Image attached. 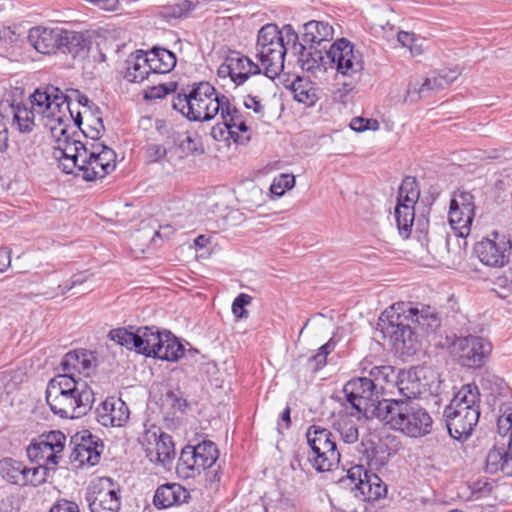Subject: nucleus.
Segmentation results:
<instances>
[{
    "instance_id": "52",
    "label": "nucleus",
    "mask_w": 512,
    "mask_h": 512,
    "mask_svg": "<svg viewBox=\"0 0 512 512\" xmlns=\"http://www.w3.org/2000/svg\"><path fill=\"white\" fill-rule=\"evenodd\" d=\"M20 501L15 494L0 495V512H19Z\"/></svg>"
},
{
    "instance_id": "22",
    "label": "nucleus",
    "mask_w": 512,
    "mask_h": 512,
    "mask_svg": "<svg viewBox=\"0 0 512 512\" xmlns=\"http://www.w3.org/2000/svg\"><path fill=\"white\" fill-rule=\"evenodd\" d=\"M287 43L291 44V50L298 56V62L303 70L315 73L317 71H326L329 64L326 54V46L317 47L315 45L300 43L298 34L291 25H285Z\"/></svg>"
},
{
    "instance_id": "15",
    "label": "nucleus",
    "mask_w": 512,
    "mask_h": 512,
    "mask_svg": "<svg viewBox=\"0 0 512 512\" xmlns=\"http://www.w3.org/2000/svg\"><path fill=\"white\" fill-rule=\"evenodd\" d=\"M420 189L415 177L406 176L398 189L394 215L400 235L408 238L415 219V204L419 200Z\"/></svg>"
},
{
    "instance_id": "40",
    "label": "nucleus",
    "mask_w": 512,
    "mask_h": 512,
    "mask_svg": "<svg viewBox=\"0 0 512 512\" xmlns=\"http://www.w3.org/2000/svg\"><path fill=\"white\" fill-rule=\"evenodd\" d=\"M508 457L509 450L503 453L501 450L491 449L486 456L485 472L495 474L501 470L506 475L511 474L512 471L508 470Z\"/></svg>"
},
{
    "instance_id": "3",
    "label": "nucleus",
    "mask_w": 512,
    "mask_h": 512,
    "mask_svg": "<svg viewBox=\"0 0 512 512\" xmlns=\"http://www.w3.org/2000/svg\"><path fill=\"white\" fill-rule=\"evenodd\" d=\"M94 392L85 381L73 374H62L51 379L46 388V401L50 410L61 418L85 415L94 403Z\"/></svg>"
},
{
    "instance_id": "32",
    "label": "nucleus",
    "mask_w": 512,
    "mask_h": 512,
    "mask_svg": "<svg viewBox=\"0 0 512 512\" xmlns=\"http://www.w3.org/2000/svg\"><path fill=\"white\" fill-rule=\"evenodd\" d=\"M302 41L300 43L310 46L323 47V43L332 39L334 30L331 25L323 21H309L303 26Z\"/></svg>"
},
{
    "instance_id": "10",
    "label": "nucleus",
    "mask_w": 512,
    "mask_h": 512,
    "mask_svg": "<svg viewBox=\"0 0 512 512\" xmlns=\"http://www.w3.org/2000/svg\"><path fill=\"white\" fill-rule=\"evenodd\" d=\"M346 401L357 415L380 420L385 404L390 399H380V392L372 378L359 377L349 380L343 388Z\"/></svg>"
},
{
    "instance_id": "46",
    "label": "nucleus",
    "mask_w": 512,
    "mask_h": 512,
    "mask_svg": "<svg viewBox=\"0 0 512 512\" xmlns=\"http://www.w3.org/2000/svg\"><path fill=\"white\" fill-rule=\"evenodd\" d=\"M177 88L176 82H169L164 84H159L157 86L150 87L144 94L145 99H160L165 97L170 93H174Z\"/></svg>"
},
{
    "instance_id": "5",
    "label": "nucleus",
    "mask_w": 512,
    "mask_h": 512,
    "mask_svg": "<svg viewBox=\"0 0 512 512\" xmlns=\"http://www.w3.org/2000/svg\"><path fill=\"white\" fill-rule=\"evenodd\" d=\"M412 306L399 302L385 309L379 317L378 328L394 352H417L420 336L412 327Z\"/></svg>"
},
{
    "instance_id": "25",
    "label": "nucleus",
    "mask_w": 512,
    "mask_h": 512,
    "mask_svg": "<svg viewBox=\"0 0 512 512\" xmlns=\"http://www.w3.org/2000/svg\"><path fill=\"white\" fill-rule=\"evenodd\" d=\"M146 457L164 468L169 467L175 458V445L172 437L166 433L157 435L148 432L144 437Z\"/></svg>"
},
{
    "instance_id": "26",
    "label": "nucleus",
    "mask_w": 512,
    "mask_h": 512,
    "mask_svg": "<svg viewBox=\"0 0 512 512\" xmlns=\"http://www.w3.org/2000/svg\"><path fill=\"white\" fill-rule=\"evenodd\" d=\"M97 421L106 427H121L129 419L127 404L116 397H108L96 410Z\"/></svg>"
},
{
    "instance_id": "48",
    "label": "nucleus",
    "mask_w": 512,
    "mask_h": 512,
    "mask_svg": "<svg viewBox=\"0 0 512 512\" xmlns=\"http://www.w3.org/2000/svg\"><path fill=\"white\" fill-rule=\"evenodd\" d=\"M501 414L497 420L499 433H506L512 426V402L503 403L500 407Z\"/></svg>"
},
{
    "instance_id": "55",
    "label": "nucleus",
    "mask_w": 512,
    "mask_h": 512,
    "mask_svg": "<svg viewBox=\"0 0 512 512\" xmlns=\"http://www.w3.org/2000/svg\"><path fill=\"white\" fill-rule=\"evenodd\" d=\"M179 147L187 155L203 153V149L199 147L198 141L190 135H187L180 141Z\"/></svg>"
},
{
    "instance_id": "59",
    "label": "nucleus",
    "mask_w": 512,
    "mask_h": 512,
    "mask_svg": "<svg viewBox=\"0 0 512 512\" xmlns=\"http://www.w3.org/2000/svg\"><path fill=\"white\" fill-rule=\"evenodd\" d=\"M397 39L402 44V46L409 48L412 53H420L419 49L414 46V42L416 41L414 33L399 31L397 34Z\"/></svg>"
},
{
    "instance_id": "34",
    "label": "nucleus",
    "mask_w": 512,
    "mask_h": 512,
    "mask_svg": "<svg viewBox=\"0 0 512 512\" xmlns=\"http://www.w3.org/2000/svg\"><path fill=\"white\" fill-rule=\"evenodd\" d=\"M94 354H65L61 366L65 374H83L89 376L90 372L96 366Z\"/></svg>"
},
{
    "instance_id": "37",
    "label": "nucleus",
    "mask_w": 512,
    "mask_h": 512,
    "mask_svg": "<svg viewBox=\"0 0 512 512\" xmlns=\"http://www.w3.org/2000/svg\"><path fill=\"white\" fill-rule=\"evenodd\" d=\"M2 469L5 478L12 484L19 486L27 485L29 467L22 462L13 459H5L2 464Z\"/></svg>"
},
{
    "instance_id": "2",
    "label": "nucleus",
    "mask_w": 512,
    "mask_h": 512,
    "mask_svg": "<svg viewBox=\"0 0 512 512\" xmlns=\"http://www.w3.org/2000/svg\"><path fill=\"white\" fill-rule=\"evenodd\" d=\"M108 338L117 345L134 352H199L190 343L175 336L170 330L157 326L118 327L111 329Z\"/></svg>"
},
{
    "instance_id": "62",
    "label": "nucleus",
    "mask_w": 512,
    "mask_h": 512,
    "mask_svg": "<svg viewBox=\"0 0 512 512\" xmlns=\"http://www.w3.org/2000/svg\"><path fill=\"white\" fill-rule=\"evenodd\" d=\"M275 180V187L276 188H283L284 191L289 190L294 187L295 185V178L293 175L289 174H281L279 178L274 179Z\"/></svg>"
},
{
    "instance_id": "6",
    "label": "nucleus",
    "mask_w": 512,
    "mask_h": 512,
    "mask_svg": "<svg viewBox=\"0 0 512 512\" xmlns=\"http://www.w3.org/2000/svg\"><path fill=\"white\" fill-rule=\"evenodd\" d=\"M443 417L449 435L456 440L471 435L480 417V391L474 383L463 385L445 407Z\"/></svg>"
},
{
    "instance_id": "49",
    "label": "nucleus",
    "mask_w": 512,
    "mask_h": 512,
    "mask_svg": "<svg viewBox=\"0 0 512 512\" xmlns=\"http://www.w3.org/2000/svg\"><path fill=\"white\" fill-rule=\"evenodd\" d=\"M49 466L41 463L36 467L29 468L27 475V485L38 486L46 481Z\"/></svg>"
},
{
    "instance_id": "21",
    "label": "nucleus",
    "mask_w": 512,
    "mask_h": 512,
    "mask_svg": "<svg viewBox=\"0 0 512 512\" xmlns=\"http://www.w3.org/2000/svg\"><path fill=\"white\" fill-rule=\"evenodd\" d=\"M219 114L222 121L216 123L210 132L211 137L215 141H223L229 145L230 141L235 144H243L250 139L249 137L243 139L239 134L240 132H248L249 127L242 112L235 105L226 106Z\"/></svg>"
},
{
    "instance_id": "17",
    "label": "nucleus",
    "mask_w": 512,
    "mask_h": 512,
    "mask_svg": "<svg viewBox=\"0 0 512 512\" xmlns=\"http://www.w3.org/2000/svg\"><path fill=\"white\" fill-rule=\"evenodd\" d=\"M479 261L489 267L501 268L509 263L512 254L510 236L493 231L474 246Z\"/></svg>"
},
{
    "instance_id": "53",
    "label": "nucleus",
    "mask_w": 512,
    "mask_h": 512,
    "mask_svg": "<svg viewBox=\"0 0 512 512\" xmlns=\"http://www.w3.org/2000/svg\"><path fill=\"white\" fill-rule=\"evenodd\" d=\"M65 97H67L66 102H64L61 106V115H63L64 122L66 120H73L74 126L81 129L82 125V116L80 112H77L75 115L73 114V111L70 108L69 98L70 96L63 93Z\"/></svg>"
},
{
    "instance_id": "57",
    "label": "nucleus",
    "mask_w": 512,
    "mask_h": 512,
    "mask_svg": "<svg viewBox=\"0 0 512 512\" xmlns=\"http://www.w3.org/2000/svg\"><path fill=\"white\" fill-rule=\"evenodd\" d=\"M49 512H80V509L74 501L59 499L53 504Z\"/></svg>"
},
{
    "instance_id": "29",
    "label": "nucleus",
    "mask_w": 512,
    "mask_h": 512,
    "mask_svg": "<svg viewBox=\"0 0 512 512\" xmlns=\"http://www.w3.org/2000/svg\"><path fill=\"white\" fill-rule=\"evenodd\" d=\"M31 107L25 103L11 104L9 107L12 115V126L20 133H30L35 127V113L43 114L34 105L33 94L30 96Z\"/></svg>"
},
{
    "instance_id": "64",
    "label": "nucleus",
    "mask_w": 512,
    "mask_h": 512,
    "mask_svg": "<svg viewBox=\"0 0 512 512\" xmlns=\"http://www.w3.org/2000/svg\"><path fill=\"white\" fill-rule=\"evenodd\" d=\"M10 265V255L6 249H0V272L5 271Z\"/></svg>"
},
{
    "instance_id": "47",
    "label": "nucleus",
    "mask_w": 512,
    "mask_h": 512,
    "mask_svg": "<svg viewBox=\"0 0 512 512\" xmlns=\"http://www.w3.org/2000/svg\"><path fill=\"white\" fill-rule=\"evenodd\" d=\"M327 355L328 354H313L309 357L301 355L299 357V362L304 363L308 371L315 373L327 364Z\"/></svg>"
},
{
    "instance_id": "41",
    "label": "nucleus",
    "mask_w": 512,
    "mask_h": 512,
    "mask_svg": "<svg viewBox=\"0 0 512 512\" xmlns=\"http://www.w3.org/2000/svg\"><path fill=\"white\" fill-rule=\"evenodd\" d=\"M191 88L189 91L181 89L180 92L176 93L172 97V108L187 118V112L191 106Z\"/></svg>"
},
{
    "instance_id": "31",
    "label": "nucleus",
    "mask_w": 512,
    "mask_h": 512,
    "mask_svg": "<svg viewBox=\"0 0 512 512\" xmlns=\"http://www.w3.org/2000/svg\"><path fill=\"white\" fill-rule=\"evenodd\" d=\"M150 73H152L151 66L145 51L136 50L128 56L124 73L127 81L140 83L147 79Z\"/></svg>"
},
{
    "instance_id": "13",
    "label": "nucleus",
    "mask_w": 512,
    "mask_h": 512,
    "mask_svg": "<svg viewBox=\"0 0 512 512\" xmlns=\"http://www.w3.org/2000/svg\"><path fill=\"white\" fill-rule=\"evenodd\" d=\"M311 448L309 461L318 472L332 470L340 461V452L332 432L326 428L312 425L306 433Z\"/></svg>"
},
{
    "instance_id": "16",
    "label": "nucleus",
    "mask_w": 512,
    "mask_h": 512,
    "mask_svg": "<svg viewBox=\"0 0 512 512\" xmlns=\"http://www.w3.org/2000/svg\"><path fill=\"white\" fill-rule=\"evenodd\" d=\"M116 168V153L102 142L91 144L87 154L79 166L76 176H81L85 181H94L104 178Z\"/></svg>"
},
{
    "instance_id": "23",
    "label": "nucleus",
    "mask_w": 512,
    "mask_h": 512,
    "mask_svg": "<svg viewBox=\"0 0 512 512\" xmlns=\"http://www.w3.org/2000/svg\"><path fill=\"white\" fill-rule=\"evenodd\" d=\"M120 487L111 478L103 477L94 483L87 494L91 512H118L121 507Z\"/></svg>"
},
{
    "instance_id": "50",
    "label": "nucleus",
    "mask_w": 512,
    "mask_h": 512,
    "mask_svg": "<svg viewBox=\"0 0 512 512\" xmlns=\"http://www.w3.org/2000/svg\"><path fill=\"white\" fill-rule=\"evenodd\" d=\"M252 301V297L248 294H239L232 303V312L237 318H247L248 311L245 306L249 305Z\"/></svg>"
},
{
    "instance_id": "56",
    "label": "nucleus",
    "mask_w": 512,
    "mask_h": 512,
    "mask_svg": "<svg viewBox=\"0 0 512 512\" xmlns=\"http://www.w3.org/2000/svg\"><path fill=\"white\" fill-rule=\"evenodd\" d=\"M244 106L246 109L253 110L258 115H264V105L259 95L248 94L244 99Z\"/></svg>"
},
{
    "instance_id": "11",
    "label": "nucleus",
    "mask_w": 512,
    "mask_h": 512,
    "mask_svg": "<svg viewBox=\"0 0 512 512\" xmlns=\"http://www.w3.org/2000/svg\"><path fill=\"white\" fill-rule=\"evenodd\" d=\"M396 385L402 396L400 399L417 401L426 392L434 396H440L443 381L440 379V375L431 367L418 366L407 371H400Z\"/></svg>"
},
{
    "instance_id": "18",
    "label": "nucleus",
    "mask_w": 512,
    "mask_h": 512,
    "mask_svg": "<svg viewBox=\"0 0 512 512\" xmlns=\"http://www.w3.org/2000/svg\"><path fill=\"white\" fill-rule=\"evenodd\" d=\"M347 481L355 496L362 501L375 502L387 495V486L375 473L367 470L363 465L352 466L347 471Z\"/></svg>"
},
{
    "instance_id": "14",
    "label": "nucleus",
    "mask_w": 512,
    "mask_h": 512,
    "mask_svg": "<svg viewBox=\"0 0 512 512\" xmlns=\"http://www.w3.org/2000/svg\"><path fill=\"white\" fill-rule=\"evenodd\" d=\"M218 456V449L210 440H204L196 446L187 445L180 453L176 472L183 479L194 478L201 471L210 468Z\"/></svg>"
},
{
    "instance_id": "61",
    "label": "nucleus",
    "mask_w": 512,
    "mask_h": 512,
    "mask_svg": "<svg viewBox=\"0 0 512 512\" xmlns=\"http://www.w3.org/2000/svg\"><path fill=\"white\" fill-rule=\"evenodd\" d=\"M495 284L502 289L512 293V263L508 269L503 272L502 275L498 276L495 280Z\"/></svg>"
},
{
    "instance_id": "7",
    "label": "nucleus",
    "mask_w": 512,
    "mask_h": 512,
    "mask_svg": "<svg viewBox=\"0 0 512 512\" xmlns=\"http://www.w3.org/2000/svg\"><path fill=\"white\" fill-rule=\"evenodd\" d=\"M379 421L414 438L429 434L433 424L432 417L418 401L403 399H390Z\"/></svg>"
},
{
    "instance_id": "43",
    "label": "nucleus",
    "mask_w": 512,
    "mask_h": 512,
    "mask_svg": "<svg viewBox=\"0 0 512 512\" xmlns=\"http://www.w3.org/2000/svg\"><path fill=\"white\" fill-rule=\"evenodd\" d=\"M349 339H346V335L343 329L338 328L333 332L331 338L324 344H322L315 352H332L336 348H343L347 344Z\"/></svg>"
},
{
    "instance_id": "12",
    "label": "nucleus",
    "mask_w": 512,
    "mask_h": 512,
    "mask_svg": "<svg viewBox=\"0 0 512 512\" xmlns=\"http://www.w3.org/2000/svg\"><path fill=\"white\" fill-rule=\"evenodd\" d=\"M191 106L187 112L190 121H210L226 106H233L230 99L224 94L218 93L215 87L206 81L191 85Z\"/></svg>"
},
{
    "instance_id": "60",
    "label": "nucleus",
    "mask_w": 512,
    "mask_h": 512,
    "mask_svg": "<svg viewBox=\"0 0 512 512\" xmlns=\"http://www.w3.org/2000/svg\"><path fill=\"white\" fill-rule=\"evenodd\" d=\"M71 93L75 97L79 105L88 108L91 113L96 112V114H101L100 108L96 104L91 102L89 98L86 95L82 94L79 90L72 89Z\"/></svg>"
},
{
    "instance_id": "45",
    "label": "nucleus",
    "mask_w": 512,
    "mask_h": 512,
    "mask_svg": "<svg viewBox=\"0 0 512 512\" xmlns=\"http://www.w3.org/2000/svg\"><path fill=\"white\" fill-rule=\"evenodd\" d=\"M349 126L353 131L358 133L365 131H377L380 128V124L376 119L364 117L352 118Z\"/></svg>"
},
{
    "instance_id": "33",
    "label": "nucleus",
    "mask_w": 512,
    "mask_h": 512,
    "mask_svg": "<svg viewBox=\"0 0 512 512\" xmlns=\"http://www.w3.org/2000/svg\"><path fill=\"white\" fill-rule=\"evenodd\" d=\"M145 52L151 66V71L154 74L169 73L176 66V55L166 48L154 46Z\"/></svg>"
},
{
    "instance_id": "1",
    "label": "nucleus",
    "mask_w": 512,
    "mask_h": 512,
    "mask_svg": "<svg viewBox=\"0 0 512 512\" xmlns=\"http://www.w3.org/2000/svg\"><path fill=\"white\" fill-rule=\"evenodd\" d=\"M33 103L36 105L43 117L50 122L57 123L50 126L51 131L57 137V146L54 149V156L59 161V167L66 174L79 172V166L84 160L89 147L80 140L74 139L67 133V125H64L63 115H61V106L66 102L67 97L63 92L53 85H48L45 89H36L33 93Z\"/></svg>"
},
{
    "instance_id": "27",
    "label": "nucleus",
    "mask_w": 512,
    "mask_h": 512,
    "mask_svg": "<svg viewBox=\"0 0 512 512\" xmlns=\"http://www.w3.org/2000/svg\"><path fill=\"white\" fill-rule=\"evenodd\" d=\"M451 73L453 75H449V73L446 72L437 73L431 77H427L421 84H409L407 96L413 101L423 97H428L432 92L448 87L457 78V74L455 72Z\"/></svg>"
},
{
    "instance_id": "63",
    "label": "nucleus",
    "mask_w": 512,
    "mask_h": 512,
    "mask_svg": "<svg viewBox=\"0 0 512 512\" xmlns=\"http://www.w3.org/2000/svg\"><path fill=\"white\" fill-rule=\"evenodd\" d=\"M8 148V129L5 123L0 120V151H5Z\"/></svg>"
},
{
    "instance_id": "9",
    "label": "nucleus",
    "mask_w": 512,
    "mask_h": 512,
    "mask_svg": "<svg viewBox=\"0 0 512 512\" xmlns=\"http://www.w3.org/2000/svg\"><path fill=\"white\" fill-rule=\"evenodd\" d=\"M256 49V56L268 78L265 84L271 86V81L283 71L285 55L291 49V44L287 43L285 26L282 30L275 24L263 26L258 32Z\"/></svg>"
},
{
    "instance_id": "4",
    "label": "nucleus",
    "mask_w": 512,
    "mask_h": 512,
    "mask_svg": "<svg viewBox=\"0 0 512 512\" xmlns=\"http://www.w3.org/2000/svg\"><path fill=\"white\" fill-rule=\"evenodd\" d=\"M28 42L43 55L70 54L85 58L92 44L89 31H74L62 27L35 26L28 32Z\"/></svg>"
},
{
    "instance_id": "44",
    "label": "nucleus",
    "mask_w": 512,
    "mask_h": 512,
    "mask_svg": "<svg viewBox=\"0 0 512 512\" xmlns=\"http://www.w3.org/2000/svg\"><path fill=\"white\" fill-rule=\"evenodd\" d=\"M488 354H459L457 362L467 369H480L487 361Z\"/></svg>"
},
{
    "instance_id": "42",
    "label": "nucleus",
    "mask_w": 512,
    "mask_h": 512,
    "mask_svg": "<svg viewBox=\"0 0 512 512\" xmlns=\"http://www.w3.org/2000/svg\"><path fill=\"white\" fill-rule=\"evenodd\" d=\"M39 440L47 446H52V450L61 455L65 447L66 436L61 431H50L47 434L41 435Z\"/></svg>"
},
{
    "instance_id": "19",
    "label": "nucleus",
    "mask_w": 512,
    "mask_h": 512,
    "mask_svg": "<svg viewBox=\"0 0 512 512\" xmlns=\"http://www.w3.org/2000/svg\"><path fill=\"white\" fill-rule=\"evenodd\" d=\"M331 67L344 76H353L364 69L362 53L346 38H340L326 51Z\"/></svg>"
},
{
    "instance_id": "24",
    "label": "nucleus",
    "mask_w": 512,
    "mask_h": 512,
    "mask_svg": "<svg viewBox=\"0 0 512 512\" xmlns=\"http://www.w3.org/2000/svg\"><path fill=\"white\" fill-rule=\"evenodd\" d=\"M260 73L261 67L238 51H230L217 70L220 78L229 77L236 86L243 85L251 76Z\"/></svg>"
},
{
    "instance_id": "54",
    "label": "nucleus",
    "mask_w": 512,
    "mask_h": 512,
    "mask_svg": "<svg viewBox=\"0 0 512 512\" xmlns=\"http://www.w3.org/2000/svg\"><path fill=\"white\" fill-rule=\"evenodd\" d=\"M167 155L166 148L161 144H149L146 147V159L148 162H158Z\"/></svg>"
},
{
    "instance_id": "36",
    "label": "nucleus",
    "mask_w": 512,
    "mask_h": 512,
    "mask_svg": "<svg viewBox=\"0 0 512 512\" xmlns=\"http://www.w3.org/2000/svg\"><path fill=\"white\" fill-rule=\"evenodd\" d=\"M356 414L350 412V416L342 415L333 424L341 439L346 444H354L359 439V430L355 420L351 416Z\"/></svg>"
},
{
    "instance_id": "28",
    "label": "nucleus",
    "mask_w": 512,
    "mask_h": 512,
    "mask_svg": "<svg viewBox=\"0 0 512 512\" xmlns=\"http://www.w3.org/2000/svg\"><path fill=\"white\" fill-rule=\"evenodd\" d=\"M190 498L189 491L178 483H167L160 485L154 494L153 504L161 510L174 505H180L188 502Z\"/></svg>"
},
{
    "instance_id": "35",
    "label": "nucleus",
    "mask_w": 512,
    "mask_h": 512,
    "mask_svg": "<svg viewBox=\"0 0 512 512\" xmlns=\"http://www.w3.org/2000/svg\"><path fill=\"white\" fill-rule=\"evenodd\" d=\"M52 446H47L41 440L32 443L27 448V454L31 460H35L37 462L43 461V465L51 466L54 468L58 464V459L61 455L52 450Z\"/></svg>"
},
{
    "instance_id": "51",
    "label": "nucleus",
    "mask_w": 512,
    "mask_h": 512,
    "mask_svg": "<svg viewBox=\"0 0 512 512\" xmlns=\"http://www.w3.org/2000/svg\"><path fill=\"white\" fill-rule=\"evenodd\" d=\"M394 373L395 369L391 365H375L369 370V375L373 378L374 382L378 380L390 382Z\"/></svg>"
},
{
    "instance_id": "58",
    "label": "nucleus",
    "mask_w": 512,
    "mask_h": 512,
    "mask_svg": "<svg viewBox=\"0 0 512 512\" xmlns=\"http://www.w3.org/2000/svg\"><path fill=\"white\" fill-rule=\"evenodd\" d=\"M82 133L84 134L85 137L87 138H90L94 141H98L104 131H105V127H104V124H103V120L101 117H97L96 118V126H89V130H82Z\"/></svg>"
},
{
    "instance_id": "39",
    "label": "nucleus",
    "mask_w": 512,
    "mask_h": 512,
    "mask_svg": "<svg viewBox=\"0 0 512 512\" xmlns=\"http://www.w3.org/2000/svg\"><path fill=\"white\" fill-rule=\"evenodd\" d=\"M292 91L294 93V99L308 107L313 106L318 100L316 89L309 81L300 78L296 79L292 83Z\"/></svg>"
},
{
    "instance_id": "20",
    "label": "nucleus",
    "mask_w": 512,
    "mask_h": 512,
    "mask_svg": "<svg viewBox=\"0 0 512 512\" xmlns=\"http://www.w3.org/2000/svg\"><path fill=\"white\" fill-rule=\"evenodd\" d=\"M475 216V197L468 191L457 190L450 201L448 220L459 237H467Z\"/></svg>"
},
{
    "instance_id": "38",
    "label": "nucleus",
    "mask_w": 512,
    "mask_h": 512,
    "mask_svg": "<svg viewBox=\"0 0 512 512\" xmlns=\"http://www.w3.org/2000/svg\"><path fill=\"white\" fill-rule=\"evenodd\" d=\"M198 4V1L182 0L178 3L163 6L160 14L166 20L188 18Z\"/></svg>"
},
{
    "instance_id": "8",
    "label": "nucleus",
    "mask_w": 512,
    "mask_h": 512,
    "mask_svg": "<svg viewBox=\"0 0 512 512\" xmlns=\"http://www.w3.org/2000/svg\"><path fill=\"white\" fill-rule=\"evenodd\" d=\"M412 322L417 323L427 333H433L434 346L438 349H447L450 352H491V342L481 336L468 335L457 337L455 334L436 335L441 327V317L435 308L423 306L421 310L412 307Z\"/></svg>"
},
{
    "instance_id": "30",
    "label": "nucleus",
    "mask_w": 512,
    "mask_h": 512,
    "mask_svg": "<svg viewBox=\"0 0 512 512\" xmlns=\"http://www.w3.org/2000/svg\"><path fill=\"white\" fill-rule=\"evenodd\" d=\"M103 445L98 444L90 435L88 438H82V441L76 444L71 452L70 459L77 462L79 466L85 464L94 466L99 462Z\"/></svg>"
}]
</instances>
